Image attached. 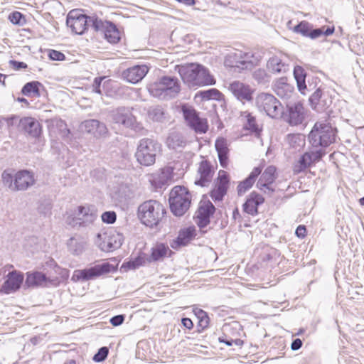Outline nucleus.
Segmentation results:
<instances>
[{
  "mask_svg": "<svg viewBox=\"0 0 364 364\" xmlns=\"http://www.w3.org/2000/svg\"><path fill=\"white\" fill-rule=\"evenodd\" d=\"M338 129L327 121H317L314 123L307 136L308 141L314 151H319L321 156L326 154V149L336 143Z\"/></svg>",
  "mask_w": 364,
  "mask_h": 364,
  "instance_id": "nucleus-1",
  "label": "nucleus"
},
{
  "mask_svg": "<svg viewBox=\"0 0 364 364\" xmlns=\"http://www.w3.org/2000/svg\"><path fill=\"white\" fill-rule=\"evenodd\" d=\"M177 67L181 80L189 87L210 86L216 83V80L208 68L202 64L192 63Z\"/></svg>",
  "mask_w": 364,
  "mask_h": 364,
  "instance_id": "nucleus-2",
  "label": "nucleus"
},
{
  "mask_svg": "<svg viewBox=\"0 0 364 364\" xmlns=\"http://www.w3.org/2000/svg\"><path fill=\"white\" fill-rule=\"evenodd\" d=\"M148 90L154 97L161 100H170L179 94L181 82L176 76L163 75L151 84Z\"/></svg>",
  "mask_w": 364,
  "mask_h": 364,
  "instance_id": "nucleus-3",
  "label": "nucleus"
},
{
  "mask_svg": "<svg viewBox=\"0 0 364 364\" xmlns=\"http://www.w3.org/2000/svg\"><path fill=\"white\" fill-rule=\"evenodd\" d=\"M118 269V262L112 264L103 262L91 264L84 269H75L72 275L71 281L73 282H85L95 280L97 278L109 273H114Z\"/></svg>",
  "mask_w": 364,
  "mask_h": 364,
  "instance_id": "nucleus-4",
  "label": "nucleus"
},
{
  "mask_svg": "<svg viewBox=\"0 0 364 364\" xmlns=\"http://www.w3.org/2000/svg\"><path fill=\"white\" fill-rule=\"evenodd\" d=\"M192 196L190 191L183 186H174L168 198L170 210L174 216L181 217L189 210Z\"/></svg>",
  "mask_w": 364,
  "mask_h": 364,
  "instance_id": "nucleus-5",
  "label": "nucleus"
},
{
  "mask_svg": "<svg viewBox=\"0 0 364 364\" xmlns=\"http://www.w3.org/2000/svg\"><path fill=\"white\" fill-rule=\"evenodd\" d=\"M166 210L159 202L149 200L144 202L138 208V218L146 227H156L161 222Z\"/></svg>",
  "mask_w": 364,
  "mask_h": 364,
  "instance_id": "nucleus-6",
  "label": "nucleus"
},
{
  "mask_svg": "<svg viewBox=\"0 0 364 364\" xmlns=\"http://www.w3.org/2000/svg\"><path fill=\"white\" fill-rule=\"evenodd\" d=\"M161 144L154 139H140L135 153L137 162L144 166L153 165L156 161L157 153L161 151Z\"/></svg>",
  "mask_w": 364,
  "mask_h": 364,
  "instance_id": "nucleus-7",
  "label": "nucleus"
},
{
  "mask_svg": "<svg viewBox=\"0 0 364 364\" xmlns=\"http://www.w3.org/2000/svg\"><path fill=\"white\" fill-rule=\"evenodd\" d=\"M98 16H88L81 9H73L67 15L66 25L76 35H83L90 27L93 30L92 22Z\"/></svg>",
  "mask_w": 364,
  "mask_h": 364,
  "instance_id": "nucleus-8",
  "label": "nucleus"
},
{
  "mask_svg": "<svg viewBox=\"0 0 364 364\" xmlns=\"http://www.w3.org/2000/svg\"><path fill=\"white\" fill-rule=\"evenodd\" d=\"M260 61V56L250 55L247 53L237 50L230 53L225 56V65L226 67L238 69L239 72L245 70H252Z\"/></svg>",
  "mask_w": 364,
  "mask_h": 364,
  "instance_id": "nucleus-9",
  "label": "nucleus"
},
{
  "mask_svg": "<svg viewBox=\"0 0 364 364\" xmlns=\"http://www.w3.org/2000/svg\"><path fill=\"white\" fill-rule=\"evenodd\" d=\"M183 119L188 127L197 134H205L208 130V123L205 118L200 117L199 112L192 106L183 104L181 106Z\"/></svg>",
  "mask_w": 364,
  "mask_h": 364,
  "instance_id": "nucleus-10",
  "label": "nucleus"
},
{
  "mask_svg": "<svg viewBox=\"0 0 364 364\" xmlns=\"http://www.w3.org/2000/svg\"><path fill=\"white\" fill-rule=\"evenodd\" d=\"M257 107L271 118H277L284 114L281 102L272 94L262 92L255 99Z\"/></svg>",
  "mask_w": 364,
  "mask_h": 364,
  "instance_id": "nucleus-11",
  "label": "nucleus"
},
{
  "mask_svg": "<svg viewBox=\"0 0 364 364\" xmlns=\"http://www.w3.org/2000/svg\"><path fill=\"white\" fill-rule=\"evenodd\" d=\"M93 31L103 35L104 38L110 44L118 43L121 40V33L116 24L109 20H102L99 16L92 22Z\"/></svg>",
  "mask_w": 364,
  "mask_h": 364,
  "instance_id": "nucleus-12",
  "label": "nucleus"
},
{
  "mask_svg": "<svg viewBox=\"0 0 364 364\" xmlns=\"http://www.w3.org/2000/svg\"><path fill=\"white\" fill-rule=\"evenodd\" d=\"M292 31L296 33L301 34L304 37L314 40L322 36L326 37L331 36L335 32V26H323L315 28L311 23L306 21H301L294 26Z\"/></svg>",
  "mask_w": 364,
  "mask_h": 364,
  "instance_id": "nucleus-13",
  "label": "nucleus"
},
{
  "mask_svg": "<svg viewBox=\"0 0 364 364\" xmlns=\"http://www.w3.org/2000/svg\"><path fill=\"white\" fill-rule=\"evenodd\" d=\"M123 241L124 236L122 233L110 229L103 233H98L95 243L102 251L109 252L119 248Z\"/></svg>",
  "mask_w": 364,
  "mask_h": 364,
  "instance_id": "nucleus-14",
  "label": "nucleus"
},
{
  "mask_svg": "<svg viewBox=\"0 0 364 364\" xmlns=\"http://www.w3.org/2000/svg\"><path fill=\"white\" fill-rule=\"evenodd\" d=\"M215 211L216 208L207 198V196L203 195L193 216L197 226L200 229L206 228L210 223L211 218L214 216Z\"/></svg>",
  "mask_w": 364,
  "mask_h": 364,
  "instance_id": "nucleus-15",
  "label": "nucleus"
},
{
  "mask_svg": "<svg viewBox=\"0 0 364 364\" xmlns=\"http://www.w3.org/2000/svg\"><path fill=\"white\" fill-rule=\"evenodd\" d=\"M60 281L58 277L51 279L42 272L32 270L26 273V279L23 284V289H36L48 287L50 284L53 286L59 285Z\"/></svg>",
  "mask_w": 364,
  "mask_h": 364,
  "instance_id": "nucleus-16",
  "label": "nucleus"
},
{
  "mask_svg": "<svg viewBox=\"0 0 364 364\" xmlns=\"http://www.w3.org/2000/svg\"><path fill=\"white\" fill-rule=\"evenodd\" d=\"M230 186V178L228 172L220 170L218 176L214 181L213 188L209 192V196L214 202L223 201L227 195Z\"/></svg>",
  "mask_w": 364,
  "mask_h": 364,
  "instance_id": "nucleus-17",
  "label": "nucleus"
},
{
  "mask_svg": "<svg viewBox=\"0 0 364 364\" xmlns=\"http://www.w3.org/2000/svg\"><path fill=\"white\" fill-rule=\"evenodd\" d=\"M24 274L18 270L9 272L4 282L0 287V291L5 294H10L18 291L23 284Z\"/></svg>",
  "mask_w": 364,
  "mask_h": 364,
  "instance_id": "nucleus-18",
  "label": "nucleus"
},
{
  "mask_svg": "<svg viewBox=\"0 0 364 364\" xmlns=\"http://www.w3.org/2000/svg\"><path fill=\"white\" fill-rule=\"evenodd\" d=\"M17 126L19 131L35 139H39L43 133L42 125L36 118L32 117L20 118Z\"/></svg>",
  "mask_w": 364,
  "mask_h": 364,
  "instance_id": "nucleus-19",
  "label": "nucleus"
},
{
  "mask_svg": "<svg viewBox=\"0 0 364 364\" xmlns=\"http://www.w3.org/2000/svg\"><path fill=\"white\" fill-rule=\"evenodd\" d=\"M229 90L234 97L242 103L253 100L255 90L247 84L235 80L230 83Z\"/></svg>",
  "mask_w": 364,
  "mask_h": 364,
  "instance_id": "nucleus-20",
  "label": "nucleus"
},
{
  "mask_svg": "<svg viewBox=\"0 0 364 364\" xmlns=\"http://www.w3.org/2000/svg\"><path fill=\"white\" fill-rule=\"evenodd\" d=\"M306 112L303 103L300 101L287 105L286 122L290 126H297L303 123Z\"/></svg>",
  "mask_w": 364,
  "mask_h": 364,
  "instance_id": "nucleus-21",
  "label": "nucleus"
},
{
  "mask_svg": "<svg viewBox=\"0 0 364 364\" xmlns=\"http://www.w3.org/2000/svg\"><path fill=\"white\" fill-rule=\"evenodd\" d=\"M331 102V100L326 97L322 84L319 85L309 97V104L311 108L317 112L325 111Z\"/></svg>",
  "mask_w": 364,
  "mask_h": 364,
  "instance_id": "nucleus-22",
  "label": "nucleus"
},
{
  "mask_svg": "<svg viewBox=\"0 0 364 364\" xmlns=\"http://www.w3.org/2000/svg\"><path fill=\"white\" fill-rule=\"evenodd\" d=\"M196 235V228L194 225L182 228L179 230L178 236L170 242V247L176 250L186 247L195 239Z\"/></svg>",
  "mask_w": 364,
  "mask_h": 364,
  "instance_id": "nucleus-23",
  "label": "nucleus"
},
{
  "mask_svg": "<svg viewBox=\"0 0 364 364\" xmlns=\"http://www.w3.org/2000/svg\"><path fill=\"white\" fill-rule=\"evenodd\" d=\"M214 173L213 166L209 161H201L198 168L199 177L196 178L194 184L200 187L208 186L213 179Z\"/></svg>",
  "mask_w": 364,
  "mask_h": 364,
  "instance_id": "nucleus-24",
  "label": "nucleus"
},
{
  "mask_svg": "<svg viewBox=\"0 0 364 364\" xmlns=\"http://www.w3.org/2000/svg\"><path fill=\"white\" fill-rule=\"evenodd\" d=\"M264 201V198L260 193L253 191L246 197L242 206V211L250 215L257 216L259 214V207Z\"/></svg>",
  "mask_w": 364,
  "mask_h": 364,
  "instance_id": "nucleus-25",
  "label": "nucleus"
},
{
  "mask_svg": "<svg viewBox=\"0 0 364 364\" xmlns=\"http://www.w3.org/2000/svg\"><path fill=\"white\" fill-rule=\"evenodd\" d=\"M15 191H24L36 183L35 175L29 169H20L16 172Z\"/></svg>",
  "mask_w": 364,
  "mask_h": 364,
  "instance_id": "nucleus-26",
  "label": "nucleus"
},
{
  "mask_svg": "<svg viewBox=\"0 0 364 364\" xmlns=\"http://www.w3.org/2000/svg\"><path fill=\"white\" fill-rule=\"evenodd\" d=\"M105 78V76L95 77L92 85V90L100 95H103L104 92L107 97H113L116 92L117 84L112 80H106L102 82Z\"/></svg>",
  "mask_w": 364,
  "mask_h": 364,
  "instance_id": "nucleus-27",
  "label": "nucleus"
},
{
  "mask_svg": "<svg viewBox=\"0 0 364 364\" xmlns=\"http://www.w3.org/2000/svg\"><path fill=\"white\" fill-rule=\"evenodd\" d=\"M132 107H119L111 113V117L114 123L119 124L128 128L131 127L135 116L132 113Z\"/></svg>",
  "mask_w": 364,
  "mask_h": 364,
  "instance_id": "nucleus-28",
  "label": "nucleus"
},
{
  "mask_svg": "<svg viewBox=\"0 0 364 364\" xmlns=\"http://www.w3.org/2000/svg\"><path fill=\"white\" fill-rule=\"evenodd\" d=\"M323 156L319 151L311 150L304 153L298 160V163L294 166V172L301 173L305 171L311 164H315Z\"/></svg>",
  "mask_w": 364,
  "mask_h": 364,
  "instance_id": "nucleus-29",
  "label": "nucleus"
},
{
  "mask_svg": "<svg viewBox=\"0 0 364 364\" xmlns=\"http://www.w3.org/2000/svg\"><path fill=\"white\" fill-rule=\"evenodd\" d=\"M174 252L164 242H156L150 250L147 255V262L153 263L163 261L166 257H171Z\"/></svg>",
  "mask_w": 364,
  "mask_h": 364,
  "instance_id": "nucleus-30",
  "label": "nucleus"
},
{
  "mask_svg": "<svg viewBox=\"0 0 364 364\" xmlns=\"http://www.w3.org/2000/svg\"><path fill=\"white\" fill-rule=\"evenodd\" d=\"M149 70L146 65H134L122 72V77L129 83L136 84L144 79Z\"/></svg>",
  "mask_w": 364,
  "mask_h": 364,
  "instance_id": "nucleus-31",
  "label": "nucleus"
},
{
  "mask_svg": "<svg viewBox=\"0 0 364 364\" xmlns=\"http://www.w3.org/2000/svg\"><path fill=\"white\" fill-rule=\"evenodd\" d=\"M260 177L257 183V187L259 190H262L264 188L271 192H274V188L272 187V185L274 183L277 177V168L274 166H268L263 173L261 172Z\"/></svg>",
  "mask_w": 364,
  "mask_h": 364,
  "instance_id": "nucleus-32",
  "label": "nucleus"
},
{
  "mask_svg": "<svg viewBox=\"0 0 364 364\" xmlns=\"http://www.w3.org/2000/svg\"><path fill=\"white\" fill-rule=\"evenodd\" d=\"M82 127L87 133L92 134L95 137H105L108 134L106 124L97 119H87L82 123Z\"/></svg>",
  "mask_w": 364,
  "mask_h": 364,
  "instance_id": "nucleus-33",
  "label": "nucleus"
},
{
  "mask_svg": "<svg viewBox=\"0 0 364 364\" xmlns=\"http://www.w3.org/2000/svg\"><path fill=\"white\" fill-rule=\"evenodd\" d=\"M146 262L147 255L143 251L139 250L136 256H131L123 262L120 267V272H127L129 270H135L144 266Z\"/></svg>",
  "mask_w": 364,
  "mask_h": 364,
  "instance_id": "nucleus-34",
  "label": "nucleus"
},
{
  "mask_svg": "<svg viewBox=\"0 0 364 364\" xmlns=\"http://www.w3.org/2000/svg\"><path fill=\"white\" fill-rule=\"evenodd\" d=\"M262 168L263 167L260 166L255 167L245 179L239 182L237 186L238 196H242L253 186L257 178L261 174Z\"/></svg>",
  "mask_w": 364,
  "mask_h": 364,
  "instance_id": "nucleus-35",
  "label": "nucleus"
},
{
  "mask_svg": "<svg viewBox=\"0 0 364 364\" xmlns=\"http://www.w3.org/2000/svg\"><path fill=\"white\" fill-rule=\"evenodd\" d=\"M267 68L272 73L282 74L286 73L289 70V64L280 57L274 55L268 60Z\"/></svg>",
  "mask_w": 364,
  "mask_h": 364,
  "instance_id": "nucleus-36",
  "label": "nucleus"
},
{
  "mask_svg": "<svg viewBox=\"0 0 364 364\" xmlns=\"http://www.w3.org/2000/svg\"><path fill=\"white\" fill-rule=\"evenodd\" d=\"M43 92H46V88L41 82L37 80L25 83L21 90V93L28 97H40Z\"/></svg>",
  "mask_w": 364,
  "mask_h": 364,
  "instance_id": "nucleus-37",
  "label": "nucleus"
},
{
  "mask_svg": "<svg viewBox=\"0 0 364 364\" xmlns=\"http://www.w3.org/2000/svg\"><path fill=\"white\" fill-rule=\"evenodd\" d=\"M76 215L77 216L72 220L74 227L76 225L85 226L87 222L92 223L95 218V214L89 213V208L82 205L77 207Z\"/></svg>",
  "mask_w": 364,
  "mask_h": 364,
  "instance_id": "nucleus-38",
  "label": "nucleus"
},
{
  "mask_svg": "<svg viewBox=\"0 0 364 364\" xmlns=\"http://www.w3.org/2000/svg\"><path fill=\"white\" fill-rule=\"evenodd\" d=\"M293 75L296 80L299 92L303 95H306V90L307 89L306 83L307 73L306 70L302 66L296 65L294 68Z\"/></svg>",
  "mask_w": 364,
  "mask_h": 364,
  "instance_id": "nucleus-39",
  "label": "nucleus"
},
{
  "mask_svg": "<svg viewBox=\"0 0 364 364\" xmlns=\"http://www.w3.org/2000/svg\"><path fill=\"white\" fill-rule=\"evenodd\" d=\"M166 144L170 149L176 150L178 148H183L186 145V140L181 133L172 132L166 139Z\"/></svg>",
  "mask_w": 364,
  "mask_h": 364,
  "instance_id": "nucleus-40",
  "label": "nucleus"
},
{
  "mask_svg": "<svg viewBox=\"0 0 364 364\" xmlns=\"http://www.w3.org/2000/svg\"><path fill=\"white\" fill-rule=\"evenodd\" d=\"M16 172L14 168H9L4 170L1 175L3 186L11 191H15Z\"/></svg>",
  "mask_w": 364,
  "mask_h": 364,
  "instance_id": "nucleus-41",
  "label": "nucleus"
},
{
  "mask_svg": "<svg viewBox=\"0 0 364 364\" xmlns=\"http://www.w3.org/2000/svg\"><path fill=\"white\" fill-rule=\"evenodd\" d=\"M203 100H224L223 94L216 88H210L205 90H200L197 94Z\"/></svg>",
  "mask_w": 364,
  "mask_h": 364,
  "instance_id": "nucleus-42",
  "label": "nucleus"
},
{
  "mask_svg": "<svg viewBox=\"0 0 364 364\" xmlns=\"http://www.w3.org/2000/svg\"><path fill=\"white\" fill-rule=\"evenodd\" d=\"M173 173V169L170 167L161 168L158 177L154 179L156 186L161 188L164 186H166L167 183L172 179Z\"/></svg>",
  "mask_w": 364,
  "mask_h": 364,
  "instance_id": "nucleus-43",
  "label": "nucleus"
},
{
  "mask_svg": "<svg viewBox=\"0 0 364 364\" xmlns=\"http://www.w3.org/2000/svg\"><path fill=\"white\" fill-rule=\"evenodd\" d=\"M279 255L277 249L267 245L263 248L262 253L259 255V258L262 262H269L276 261Z\"/></svg>",
  "mask_w": 364,
  "mask_h": 364,
  "instance_id": "nucleus-44",
  "label": "nucleus"
},
{
  "mask_svg": "<svg viewBox=\"0 0 364 364\" xmlns=\"http://www.w3.org/2000/svg\"><path fill=\"white\" fill-rule=\"evenodd\" d=\"M193 313L198 319L197 328L206 329L210 325V318L208 314L201 309H194Z\"/></svg>",
  "mask_w": 364,
  "mask_h": 364,
  "instance_id": "nucleus-45",
  "label": "nucleus"
},
{
  "mask_svg": "<svg viewBox=\"0 0 364 364\" xmlns=\"http://www.w3.org/2000/svg\"><path fill=\"white\" fill-rule=\"evenodd\" d=\"M67 246L69 252L77 256L80 255L84 249L82 242L73 237L68 240Z\"/></svg>",
  "mask_w": 364,
  "mask_h": 364,
  "instance_id": "nucleus-46",
  "label": "nucleus"
},
{
  "mask_svg": "<svg viewBox=\"0 0 364 364\" xmlns=\"http://www.w3.org/2000/svg\"><path fill=\"white\" fill-rule=\"evenodd\" d=\"M242 128L244 130L252 133H257L259 131L256 118L251 113H247L246 115V122L243 124Z\"/></svg>",
  "mask_w": 364,
  "mask_h": 364,
  "instance_id": "nucleus-47",
  "label": "nucleus"
},
{
  "mask_svg": "<svg viewBox=\"0 0 364 364\" xmlns=\"http://www.w3.org/2000/svg\"><path fill=\"white\" fill-rule=\"evenodd\" d=\"M253 78L258 84L266 85L270 81V76L267 73L264 69L259 68L252 73Z\"/></svg>",
  "mask_w": 364,
  "mask_h": 364,
  "instance_id": "nucleus-48",
  "label": "nucleus"
},
{
  "mask_svg": "<svg viewBox=\"0 0 364 364\" xmlns=\"http://www.w3.org/2000/svg\"><path fill=\"white\" fill-rule=\"evenodd\" d=\"M8 19L14 25L23 26L26 23L25 15L18 11H14L10 13L8 16Z\"/></svg>",
  "mask_w": 364,
  "mask_h": 364,
  "instance_id": "nucleus-49",
  "label": "nucleus"
},
{
  "mask_svg": "<svg viewBox=\"0 0 364 364\" xmlns=\"http://www.w3.org/2000/svg\"><path fill=\"white\" fill-rule=\"evenodd\" d=\"M215 148L217 154H229L230 152L227 139L222 136L215 140Z\"/></svg>",
  "mask_w": 364,
  "mask_h": 364,
  "instance_id": "nucleus-50",
  "label": "nucleus"
},
{
  "mask_svg": "<svg viewBox=\"0 0 364 364\" xmlns=\"http://www.w3.org/2000/svg\"><path fill=\"white\" fill-rule=\"evenodd\" d=\"M164 109L160 106H156L149 111V116L153 121L162 122L165 117Z\"/></svg>",
  "mask_w": 364,
  "mask_h": 364,
  "instance_id": "nucleus-51",
  "label": "nucleus"
},
{
  "mask_svg": "<svg viewBox=\"0 0 364 364\" xmlns=\"http://www.w3.org/2000/svg\"><path fill=\"white\" fill-rule=\"evenodd\" d=\"M109 349L106 346L100 348L97 353L93 355L92 360L95 363H101L105 361L108 355Z\"/></svg>",
  "mask_w": 364,
  "mask_h": 364,
  "instance_id": "nucleus-52",
  "label": "nucleus"
},
{
  "mask_svg": "<svg viewBox=\"0 0 364 364\" xmlns=\"http://www.w3.org/2000/svg\"><path fill=\"white\" fill-rule=\"evenodd\" d=\"M102 221L106 224H113L117 220V214L113 210L105 211L101 215Z\"/></svg>",
  "mask_w": 364,
  "mask_h": 364,
  "instance_id": "nucleus-53",
  "label": "nucleus"
},
{
  "mask_svg": "<svg viewBox=\"0 0 364 364\" xmlns=\"http://www.w3.org/2000/svg\"><path fill=\"white\" fill-rule=\"evenodd\" d=\"M128 129L134 131L139 136L146 135L148 132V130L142 126L141 123L136 121V117L134 118L132 126L129 127Z\"/></svg>",
  "mask_w": 364,
  "mask_h": 364,
  "instance_id": "nucleus-54",
  "label": "nucleus"
},
{
  "mask_svg": "<svg viewBox=\"0 0 364 364\" xmlns=\"http://www.w3.org/2000/svg\"><path fill=\"white\" fill-rule=\"evenodd\" d=\"M50 262V266H53L55 272L58 274L63 279L68 278L69 271L67 269L61 268L53 259H51Z\"/></svg>",
  "mask_w": 364,
  "mask_h": 364,
  "instance_id": "nucleus-55",
  "label": "nucleus"
},
{
  "mask_svg": "<svg viewBox=\"0 0 364 364\" xmlns=\"http://www.w3.org/2000/svg\"><path fill=\"white\" fill-rule=\"evenodd\" d=\"M48 56L50 60L55 61H63L65 60V55L61 51L50 49L48 51Z\"/></svg>",
  "mask_w": 364,
  "mask_h": 364,
  "instance_id": "nucleus-56",
  "label": "nucleus"
},
{
  "mask_svg": "<svg viewBox=\"0 0 364 364\" xmlns=\"http://www.w3.org/2000/svg\"><path fill=\"white\" fill-rule=\"evenodd\" d=\"M322 84L318 77L312 76L308 79L307 89L306 90L312 91L316 90L319 85Z\"/></svg>",
  "mask_w": 364,
  "mask_h": 364,
  "instance_id": "nucleus-57",
  "label": "nucleus"
},
{
  "mask_svg": "<svg viewBox=\"0 0 364 364\" xmlns=\"http://www.w3.org/2000/svg\"><path fill=\"white\" fill-rule=\"evenodd\" d=\"M9 64L14 70L17 71L25 70L28 68V65L26 63L16 60H10Z\"/></svg>",
  "mask_w": 364,
  "mask_h": 364,
  "instance_id": "nucleus-58",
  "label": "nucleus"
},
{
  "mask_svg": "<svg viewBox=\"0 0 364 364\" xmlns=\"http://www.w3.org/2000/svg\"><path fill=\"white\" fill-rule=\"evenodd\" d=\"M124 319H125V316L124 314H118V315L112 316L109 319V323L113 326H119L123 323V322L124 321Z\"/></svg>",
  "mask_w": 364,
  "mask_h": 364,
  "instance_id": "nucleus-59",
  "label": "nucleus"
},
{
  "mask_svg": "<svg viewBox=\"0 0 364 364\" xmlns=\"http://www.w3.org/2000/svg\"><path fill=\"white\" fill-rule=\"evenodd\" d=\"M218 160L220 166L227 168L229 164V154H218Z\"/></svg>",
  "mask_w": 364,
  "mask_h": 364,
  "instance_id": "nucleus-60",
  "label": "nucleus"
},
{
  "mask_svg": "<svg viewBox=\"0 0 364 364\" xmlns=\"http://www.w3.org/2000/svg\"><path fill=\"white\" fill-rule=\"evenodd\" d=\"M295 235L299 238H304L306 235V228L304 225H299L295 230Z\"/></svg>",
  "mask_w": 364,
  "mask_h": 364,
  "instance_id": "nucleus-61",
  "label": "nucleus"
},
{
  "mask_svg": "<svg viewBox=\"0 0 364 364\" xmlns=\"http://www.w3.org/2000/svg\"><path fill=\"white\" fill-rule=\"evenodd\" d=\"M218 341L220 343L225 344L227 346H233V339L232 338L228 336L225 334H224L222 336H220L218 338Z\"/></svg>",
  "mask_w": 364,
  "mask_h": 364,
  "instance_id": "nucleus-62",
  "label": "nucleus"
},
{
  "mask_svg": "<svg viewBox=\"0 0 364 364\" xmlns=\"http://www.w3.org/2000/svg\"><path fill=\"white\" fill-rule=\"evenodd\" d=\"M18 119L17 115H10L7 117H3L2 119L4 120L9 127L14 126L16 124V121Z\"/></svg>",
  "mask_w": 364,
  "mask_h": 364,
  "instance_id": "nucleus-63",
  "label": "nucleus"
},
{
  "mask_svg": "<svg viewBox=\"0 0 364 364\" xmlns=\"http://www.w3.org/2000/svg\"><path fill=\"white\" fill-rule=\"evenodd\" d=\"M60 134L62 139L65 141H68V140L70 139L72 135L70 130L68 128L61 129Z\"/></svg>",
  "mask_w": 364,
  "mask_h": 364,
  "instance_id": "nucleus-64",
  "label": "nucleus"
}]
</instances>
